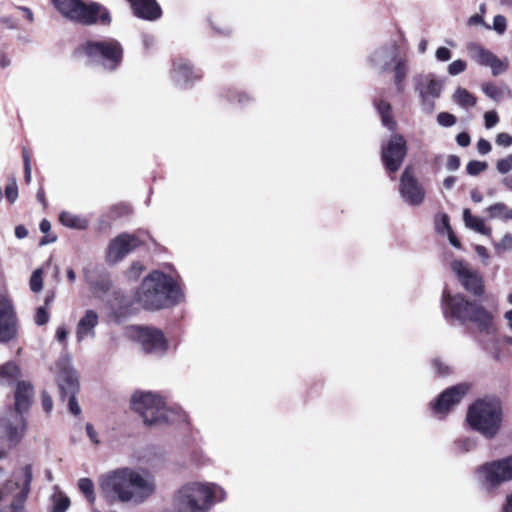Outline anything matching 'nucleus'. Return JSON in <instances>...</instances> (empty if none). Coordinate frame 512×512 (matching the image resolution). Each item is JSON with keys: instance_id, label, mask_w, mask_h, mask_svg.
<instances>
[{"instance_id": "obj_1", "label": "nucleus", "mask_w": 512, "mask_h": 512, "mask_svg": "<svg viewBox=\"0 0 512 512\" xmlns=\"http://www.w3.org/2000/svg\"><path fill=\"white\" fill-rule=\"evenodd\" d=\"M101 496L110 504L132 502L139 504L155 490L153 478L131 468L111 471L99 479Z\"/></svg>"}, {"instance_id": "obj_2", "label": "nucleus", "mask_w": 512, "mask_h": 512, "mask_svg": "<svg viewBox=\"0 0 512 512\" xmlns=\"http://www.w3.org/2000/svg\"><path fill=\"white\" fill-rule=\"evenodd\" d=\"M135 297L143 308L158 310L179 302L182 292L170 276L156 270L143 279Z\"/></svg>"}, {"instance_id": "obj_3", "label": "nucleus", "mask_w": 512, "mask_h": 512, "mask_svg": "<svg viewBox=\"0 0 512 512\" xmlns=\"http://www.w3.org/2000/svg\"><path fill=\"white\" fill-rule=\"evenodd\" d=\"M226 499V491L213 482H188L174 495L176 512H209Z\"/></svg>"}, {"instance_id": "obj_4", "label": "nucleus", "mask_w": 512, "mask_h": 512, "mask_svg": "<svg viewBox=\"0 0 512 512\" xmlns=\"http://www.w3.org/2000/svg\"><path fill=\"white\" fill-rule=\"evenodd\" d=\"M33 396L32 385L27 381H18L15 390V409H9L0 415V437L5 439L9 447L17 444L25 433L23 413L29 410Z\"/></svg>"}, {"instance_id": "obj_5", "label": "nucleus", "mask_w": 512, "mask_h": 512, "mask_svg": "<svg viewBox=\"0 0 512 512\" xmlns=\"http://www.w3.org/2000/svg\"><path fill=\"white\" fill-rule=\"evenodd\" d=\"M131 408L147 426L187 421V415L181 408H168L159 395L151 392H135L131 398Z\"/></svg>"}, {"instance_id": "obj_6", "label": "nucleus", "mask_w": 512, "mask_h": 512, "mask_svg": "<svg viewBox=\"0 0 512 512\" xmlns=\"http://www.w3.org/2000/svg\"><path fill=\"white\" fill-rule=\"evenodd\" d=\"M468 424L486 438H494L501 428L502 407L495 398L479 399L467 413Z\"/></svg>"}, {"instance_id": "obj_7", "label": "nucleus", "mask_w": 512, "mask_h": 512, "mask_svg": "<svg viewBox=\"0 0 512 512\" xmlns=\"http://www.w3.org/2000/svg\"><path fill=\"white\" fill-rule=\"evenodd\" d=\"M54 7L65 18L90 25L96 22L107 24L110 15L107 9L100 4H84L80 0H52Z\"/></svg>"}, {"instance_id": "obj_8", "label": "nucleus", "mask_w": 512, "mask_h": 512, "mask_svg": "<svg viewBox=\"0 0 512 512\" xmlns=\"http://www.w3.org/2000/svg\"><path fill=\"white\" fill-rule=\"evenodd\" d=\"M91 61L101 64L107 70L116 69L122 61L123 49L115 39L88 41L82 47Z\"/></svg>"}, {"instance_id": "obj_9", "label": "nucleus", "mask_w": 512, "mask_h": 512, "mask_svg": "<svg viewBox=\"0 0 512 512\" xmlns=\"http://www.w3.org/2000/svg\"><path fill=\"white\" fill-rule=\"evenodd\" d=\"M128 336L137 342L147 354L162 355L167 350V340L163 332L150 326H131Z\"/></svg>"}, {"instance_id": "obj_10", "label": "nucleus", "mask_w": 512, "mask_h": 512, "mask_svg": "<svg viewBox=\"0 0 512 512\" xmlns=\"http://www.w3.org/2000/svg\"><path fill=\"white\" fill-rule=\"evenodd\" d=\"M31 480L32 468L30 465H25L13 473L8 483L14 491L7 496L12 497L13 500L11 505L1 512H25L24 502L30 491Z\"/></svg>"}, {"instance_id": "obj_11", "label": "nucleus", "mask_w": 512, "mask_h": 512, "mask_svg": "<svg viewBox=\"0 0 512 512\" xmlns=\"http://www.w3.org/2000/svg\"><path fill=\"white\" fill-rule=\"evenodd\" d=\"M399 195L402 201L411 207H419L425 201V187L416 177L415 171L410 165L406 166L401 174Z\"/></svg>"}, {"instance_id": "obj_12", "label": "nucleus", "mask_w": 512, "mask_h": 512, "mask_svg": "<svg viewBox=\"0 0 512 512\" xmlns=\"http://www.w3.org/2000/svg\"><path fill=\"white\" fill-rule=\"evenodd\" d=\"M473 303L463 295L451 294L450 291L445 289L440 304L443 316L448 322L463 324L467 321Z\"/></svg>"}, {"instance_id": "obj_13", "label": "nucleus", "mask_w": 512, "mask_h": 512, "mask_svg": "<svg viewBox=\"0 0 512 512\" xmlns=\"http://www.w3.org/2000/svg\"><path fill=\"white\" fill-rule=\"evenodd\" d=\"M451 268L461 285L475 296H481L485 291L484 281L477 270L460 260L451 262Z\"/></svg>"}, {"instance_id": "obj_14", "label": "nucleus", "mask_w": 512, "mask_h": 512, "mask_svg": "<svg viewBox=\"0 0 512 512\" xmlns=\"http://www.w3.org/2000/svg\"><path fill=\"white\" fill-rule=\"evenodd\" d=\"M407 153L406 141L401 135H394L382 147V160L389 172H396L403 163Z\"/></svg>"}, {"instance_id": "obj_15", "label": "nucleus", "mask_w": 512, "mask_h": 512, "mask_svg": "<svg viewBox=\"0 0 512 512\" xmlns=\"http://www.w3.org/2000/svg\"><path fill=\"white\" fill-rule=\"evenodd\" d=\"M142 244L133 234L123 233L111 240L106 251V261L115 264Z\"/></svg>"}, {"instance_id": "obj_16", "label": "nucleus", "mask_w": 512, "mask_h": 512, "mask_svg": "<svg viewBox=\"0 0 512 512\" xmlns=\"http://www.w3.org/2000/svg\"><path fill=\"white\" fill-rule=\"evenodd\" d=\"M17 317L12 301L0 294V343H6L16 336Z\"/></svg>"}, {"instance_id": "obj_17", "label": "nucleus", "mask_w": 512, "mask_h": 512, "mask_svg": "<svg viewBox=\"0 0 512 512\" xmlns=\"http://www.w3.org/2000/svg\"><path fill=\"white\" fill-rule=\"evenodd\" d=\"M468 390L469 385L466 383L458 384L445 390L433 404V413L439 418L443 417L461 401Z\"/></svg>"}, {"instance_id": "obj_18", "label": "nucleus", "mask_w": 512, "mask_h": 512, "mask_svg": "<svg viewBox=\"0 0 512 512\" xmlns=\"http://www.w3.org/2000/svg\"><path fill=\"white\" fill-rule=\"evenodd\" d=\"M57 383L62 398L68 393H77L78 391V376L67 359L57 363Z\"/></svg>"}, {"instance_id": "obj_19", "label": "nucleus", "mask_w": 512, "mask_h": 512, "mask_svg": "<svg viewBox=\"0 0 512 512\" xmlns=\"http://www.w3.org/2000/svg\"><path fill=\"white\" fill-rule=\"evenodd\" d=\"M170 75L173 83L180 88L192 85L201 77L189 62L184 59H176L173 61Z\"/></svg>"}, {"instance_id": "obj_20", "label": "nucleus", "mask_w": 512, "mask_h": 512, "mask_svg": "<svg viewBox=\"0 0 512 512\" xmlns=\"http://www.w3.org/2000/svg\"><path fill=\"white\" fill-rule=\"evenodd\" d=\"M477 476L482 484L488 488H493L509 481L498 460L480 466L477 469Z\"/></svg>"}, {"instance_id": "obj_21", "label": "nucleus", "mask_w": 512, "mask_h": 512, "mask_svg": "<svg viewBox=\"0 0 512 512\" xmlns=\"http://www.w3.org/2000/svg\"><path fill=\"white\" fill-rule=\"evenodd\" d=\"M477 476L482 484L488 488H493L509 481L498 460L480 466L477 469Z\"/></svg>"}, {"instance_id": "obj_22", "label": "nucleus", "mask_w": 512, "mask_h": 512, "mask_svg": "<svg viewBox=\"0 0 512 512\" xmlns=\"http://www.w3.org/2000/svg\"><path fill=\"white\" fill-rule=\"evenodd\" d=\"M99 321L98 314L93 310H87L80 318L76 327V338L78 342L95 336V327Z\"/></svg>"}, {"instance_id": "obj_23", "label": "nucleus", "mask_w": 512, "mask_h": 512, "mask_svg": "<svg viewBox=\"0 0 512 512\" xmlns=\"http://www.w3.org/2000/svg\"><path fill=\"white\" fill-rule=\"evenodd\" d=\"M134 14L146 20H155L161 16V8L156 0H127Z\"/></svg>"}, {"instance_id": "obj_24", "label": "nucleus", "mask_w": 512, "mask_h": 512, "mask_svg": "<svg viewBox=\"0 0 512 512\" xmlns=\"http://www.w3.org/2000/svg\"><path fill=\"white\" fill-rule=\"evenodd\" d=\"M397 51L398 48L395 44L382 47L372 54L371 61L379 70L386 71L398 59Z\"/></svg>"}, {"instance_id": "obj_25", "label": "nucleus", "mask_w": 512, "mask_h": 512, "mask_svg": "<svg viewBox=\"0 0 512 512\" xmlns=\"http://www.w3.org/2000/svg\"><path fill=\"white\" fill-rule=\"evenodd\" d=\"M467 321L474 322L479 329L489 332L493 326V315L482 305L474 302Z\"/></svg>"}, {"instance_id": "obj_26", "label": "nucleus", "mask_w": 512, "mask_h": 512, "mask_svg": "<svg viewBox=\"0 0 512 512\" xmlns=\"http://www.w3.org/2000/svg\"><path fill=\"white\" fill-rule=\"evenodd\" d=\"M443 88L442 80L429 75L426 76L423 81L420 83L418 90L423 99L428 97L437 98L440 96Z\"/></svg>"}, {"instance_id": "obj_27", "label": "nucleus", "mask_w": 512, "mask_h": 512, "mask_svg": "<svg viewBox=\"0 0 512 512\" xmlns=\"http://www.w3.org/2000/svg\"><path fill=\"white\" fill-rule=\"evenodd\" d=\"M466 50L469 57L480 66H486L494 55L493 52L477 42H469L466 45Z\"/></svg>"}, {"instance_id": "obj_28", "label": "nucleus", "mask_w": 512, "mask_h": 512, "mask_svg": "<svg viewBox=\"0 0 512 512\" xmlns=\"http://www.w3.org/2000/svg\"><path fill=\"white\" fill-rule=\"evenodd\" d=\"M21 376V370L13 361L0 366V385H10L18 382Z\"/></svg>"}, {"instance_id": "obj_29", "label": "nucleus", "mask_w": 512, "mask_h": 512, "mask_svg": "<svg viewBox=\"0 0 512 512\" xmlns=\"http://www.w3.org/2000/svg\"><path fill=\"white\" fill-rule=\"evenodd\" d=\"M463 220L466 227L486 236H491L492 229L486 226L483 219L473 216L469 209L463 211Z\"/></svg>"}, {"instance_id": "obj_30", "label": "nucleus", "mask_w": 512, "mask_h": 512, "mask_svg": "<svg viewBox=\"0 0 512 512\" xmlns=\"http://www.w3.org/2000/svg\"><path fill=\"white\" fill-rule=\"evenodd\" d=\"M59 220L62 225L66 226L68 228H73V229H78V230L86 229L89 224V221L87 218L80 216V215L73 214L71 212H67V211H64L60 214Z\"/></svg>"}, {"instance_id": "obj_31", "label": "nucleus", "mask_w": 512, "mask_h": 512, "mask_svg": "<svg viewBox=\"0 0 512 512\" xmlns=\"http://www.w3.org/2000/svg\"><path fill=\"white\" fill-rule=\"evenodd\" d=\"M84 279L89 285L91 292L95 296H100L102 293H105L110 288V281L106 277H101L98 280L94 281L91 278L90 272L88 269L83 270Z\"/></svg>"}, {"instance_id": "obj_32", "label": "nucleus", "mask_w": 512, "mask_h": 512, "mask_svg": "<svg viewBox=\"0 0 512 512\" xmlns=\"http://www.w3.org/2000/svg\"><path fill=\"white\" fill-rule=\"evenodd\" d=\"M486 211L491 219L512 220V208H508L505 203L497 202L487 207Z\"/></svg>"}, {"instance_id": "obj_33", "label": "nucleus", "mask_w": 512, "mask_h": 512, "mask_svg": "<svg viewBox=\"0 0 512 512\" xmlns=\"http://www.w3.org/2000/svg\"><path fill=\"white\" fill-rule=\"evenodd\" d=\"M375 106L381 117L383 126L387 127L389 130H394L396 122L392 117L390 104L386 101L379 100L375 103Z\"/></svg>"}, {"instance_id": "obj_34", "label": "nucleus", "mask_w": 512, "mask_h": 512, "mask_svg": "<svg viewBox=\"0 0 512 512\" xmlns=\"http://www.w3.org/2000/svg\"><path fill=\"white\" fill-rule=\"evenodd\" d=\"M452 99L457 105L463 108H470L476 104V98L468 90L462 87H458L455 90Z\"/></svg>"}, {"instance_id": "obj_35", "label": "nucleus", "mask_w": 512, "mask_h": 512, "mask_svg": "<svg viewBox=\"0 0 512 512\" xmlns=\"http://www.w3.org/2000/svg\"><path fill=\"white\" fill-rule=\"evenodd\" d=\"M394 63H395V67H394L395 85H396L398 91H402L403 90V81L407 75L408 68H407L405 60H403V59L399 58Z\"/></svg>"}, {"instance_id": "obj_36", "label": "nucleus", "mask_w": 512, "mask_h": 512, "mask_svg": "<svg viewBox=\"0 0 512 512\" xmlns=\"http://www.w3.org/2000/svg\"><path fill=\"white\" fill-rule=\"evenodd\" d=\"M485 67H489L491 69L493 76H498L507 71L509 63L507 59H500L494 54Z\"/></svg>"}, {"instance_id": "obj_37", "label": "nucleus", "mask_w": 512, "mask_h": 512, "mask_svg": "<svg viewBox=\"0 0 512 512\" xmlns=\"http://www.w3.org/2000/svg\"><path fill=\"white\" fill-rule=\"evenodd\" d=\"M79 490L85 495L90 504L95 502L94 484L89 478H81L78 482Z\"/></svg>"}, {"instance_id": "obj_38", "label": "nucleus", "mask_w": 512, "mask_h": 512, "mask_svg": "<svg viewBox=\"0 0 512 512\" xmlns=\"http://www.w3.org/2000/svg\"><path fill=\"white\" fill-rule=\"evenodd\" d=\"M482 91L494 101H500L504 97L505 90L494 85L493 83L486 82L482 85Z\"/></svg>"}, {"instance_id": "obj_39", "label": "nucleus", "mask_w": 512, "mask_h": 512, "mask_svg": "<svg viewBox=\"0 0 512 512\" xmlns=\"http://www.w3.org/2000/svg\"><path fill=\"white\" fill-rule=\"evenodd\" d=\"M493 247L497 254L512 251V234L506 233L500 241L493 243Z\"/></svg>"}, {"instance_id": "obj_40", "label": "nucleus", "mask_w": 512, "mask_h": 512, "mask_svg": "<svg viewBox=\"0 0 512 512\" xmlns=\"http://www.w3.org/2000/svg\"><path fill=\"white\" fill-rule=\"evenodd\" d=\"M30 289L37 293L40 292L43 287V271L42 269H36L30 278Z\"/></svg>"}, {"instance_id": "obj_41", "label": "nucleus", "mask_w": 512, "mask_h": 512, "mask_svg": "<svg viewBox=\"0 0 512 512\" xmlns=\"http://www.w3.org/2000/svg\"><path fill=\"white\" fill-rule=\"evenodd\" d=\"M488 165L486 162L477 160L470 161L466 166V171L471 176H476L487 169Z\"/></svg>"}, {"instance_id": "obj_42", "label": "nucleus", "mask_w": 512, "mask_h": 512, "mask_svg": "<svg viewBox=\"0 0 512 512\" xmlns=\"http://www.w3.org/2000/svg\"><path fill=\"white\" fill-rule=\"evenodd\" d=\"M466 68H467V63L462 59H457L448 65L447 71H448L449 75L456 76V75L463 73L466 70Z\"/></svg>"}, {"instance_id": "obj_43", "label": "nucleus", "mask_w": 512, "mask_h": 512, "mask_svg": "<svg viewBox=\"0 0 512 512\" xmlns=\"http://www.w3.org/2000/svg\"><path fill=\"white\" fill-rule=\"evenodd\" d=\"M496 169L500 174H507L512 171V154L499 159L496 163Z\"/></svg>"}, {"instance_id": "obj_44", "label": "nucleus", "mask_w": 512, "mask_h": 512, "mask_svg": "<svg viewBox=\"0 0 512 512\" xmlns=\"http://www.w3.org/2000/svg\"><path fill=\"white\" fill-rule=\"evenodd\" d=\"M5 197L10 203H14L18 197V187L15 180H11L5 187Z\"/></svg>"}, {"instance_id": "obj_45", "label": "nucleus", "mask_w": 512, "mask_h": 512, "mask_svg": "<svg viewBox=\"0 0 512 512\" xmlns=\"http://www.w3.org/2000/svg\"><path fill=\"white\" fill-rule=\"evenodd\" d=\"M437 122L443 127H451L456 123V117L448 112H441L437 116Z\"/></svg>"}, {"instance_id": "obj_46", "label": "nucleus", "mask_w": 512, "mask_h": 512, "mask_svg": "<svg viewBox=\"0 0 512 512\" xmlns=\"http://www.w3.org/2000/svg\"><path fill=\"white\" fill-rule=\"evenodd\" d=\"M491 28L498 34H503L507 28L506 18L502 15H496L493 19V26Z\"/></svg>"}, {"instance_id": "obj_47", "label": "nucleus", "mask_w": 512, "mask_h": 512, "mask_svg": "<svg viewBox=\"0 0 512 512\" xmlns=\"http://www.w3.org/2000/svg\"><path fill=\"white\" fill-rule=\"evenodd\" d=\"M76 393H68L65 397H68V407L71 414L78 416L81 413V408L75 398Z\"/></svg>"}, {"instance_id": "obj_48", "label": "nucleus", "mask_w": 512, "mask_h": 512, "mask_svg": "<svg viewBox=\"0 0 512 512\" xmlns=\"http://www.w3.org/2000/svg\"><path fill=\"white\" fill-rule=\"evenodd\" d=\"M48 321H49V313L47 311V308L44 306L39 307L35 314V322L38 325H44Z\"/></svg>"}, {"instance_id": "obj_49", "label": "nucleus", "mask_w": 512, "mask_h": 512, "mask_svg": "<svg viewBox=\"0 0 512 512\" xmlns=\"http://www.w3.org/2000/svg\"><path fill=\"white\" fill-rule=\"evenodd\" d=\"M498 461L500 466L503 468L505 475L508 477V480H512V455Z\"/></svg>"}, {"instance_id": "obj_50", "label": "nucleus", "mask_w": 512, "mask_h": 512, "mask_svg": "<svg viewBox=\"0 0 512 512\" xmlns=\"http://www.w3.org/2000/svg\"><path fill=\"white\" fill-rule=\"evenodd\" d=\"M435 57L440 62H446L451 59L452 52L447 47H439L435 52Z\"/></svg>"}, {"instance_id": "obj_51", "label": "nucleus", "mask_w": 512, "mask_h": 512, "mask_svg": "<svg viewBox=\"0 0 512 512\" xmlns=\"http://www.w3.org/2000/svg\"><path fill=\"white\" fill-rule=\"evenodd\" d=\"M443 222H444V225H445V231L447 232L448 234V237H449V241L450 243L456 247V248H459L460 247V243L459 241L456 239V237L454 236L452 230H451V227L449 225V219H448V216L447 215H443Z\"/></svg>"}, {"instance_id": "obj_52", "label": "nucleus", "mask_w": 512, "mask_h": 512, "mask_svg": "<svg viewBox=\"0 0 512 512\" xmlns=\"http://www.w3.org/2000/svg\"><path fill=\"white\" fill-rule=\"evenodd\" d=\"M485 126L487 129L494 127L498 121V115L495 111H488L484 114Z\"/></svg>"}, {"instance_id": "obj_53", "label": "nucleus", "mask_w": 512, "mask_h": 512, "mask_svg": "<svg viewBox=\"0 0 512 512\" xmlns=\"http://www.w3.org/2000/svg\"><path fill=\"white\" fill-rule=\"evenodd\" d=\"M23 159H24V174L25 180L27 183L31 181L32 169L30 164V156L26 150L23 151Z\"/></svg>"}, {"instance_id": "obj_54", "label": "nucleus", "mask_w": 512, "mask_h": 512, "mask_svg": "<svg viewBox=\"0 0 512 512\" xmlns=\"http://www.w3.org/2000/svg\"><path fill=\"white\" fill-rule=\"evenodd\" d=\"M70 501L67 497H60L55 501L53 512H64L69 507Z\"/></svg>"}, {"instance_id": "obj_55", "label": "nucleus", "mask_w": 512, "mask_h": 512, "mask_svg": "<svg viewBox=\"0 0 512 512\" xmlns=\"http://www.w3.org/2000/svg\"><path fill=\"white\" fill-rule=\"evenodd\" d=\"M496 143L499 146L509 147L512 145V136L508 133H499L496 137Z\"/></svg>"}, {"instance_id": "obj_56", "label": "nucleus", "mask_w": 512, "mask_h": 512, "mask_svg": "<svg viewBox=\"0 0 512 512\" xmlns=\"http://www.w3.org/2000/svg\"><path fill=\"white\" fill-rule=\"evenodd\" d=\"M460 167V159L456 155H449L446 162V168L449 171H456Z\"/></svg>"}, {"instance_id": "obj_57", "label": "nucleus", "mask_w": 512, "mask_h": 512, "mask_svg": "<svg viewBox=\"0 0 512 512\" xmlns=\"http://www.w3.org/2000/svg\"><path fill=\"white\" fill-rule=\"evenodd\" d=\"M41 401L44 411L50 413L53 408V402L51 397L46 392H43L41 395Z\"/></svg>"}, {"instance_id": "obj_58", "label": "nucleus", "mask_w": 512, "mask_h": 512, "mask_svg": "<svg viewBox=\"0 0 512 512\" xmlns=\"http://www.w3.org/2000/svg\"><path fill=\"white\" fill-rule=\"evenodd\" d=\"M491 144L486 139H480L477 142V150L480 154L485 155L491 151Z\"/></svg>"}, {"instance_id": "obj_59", "label": "nucleus", "mask_w": 512, "mask_h": 512, "mask_svg": "<svg viewBox=\"0 0 512 512\" xmlns=\"http://www.w3.org/2000/svg\"><path fill=\"white\" fill-rule=\"evenodd\" d=\"M457 144L461 147H467L470 144V136L466 132L459 133L456 137Z\"/></svg>"}, {"instance_id": "obj_60", "label": "nucleus", "mask_w": 512, "mask_h": 512, "mask_svg": "<svg viewBox=\"0 0 512 512\" xmlns=\"http://www.w3.org/2000/svg\"><path fill=\"white\" fill-rule=\"evenodd\" d=\"M469 25H483L486 29H491L490 25H487L480 15H473L468 20Z\"/></svg>"}, {"instance_id": "obj_61", "label": "nucleus", "mask_w": 512, "mask_h": 512, "mask_svg": "<svg viewBox=\"0 0 512 512\" xmlns=\"http://www.w3.org/2000/svg\"><path fill=\"white\" fill-rule=\"evenodd\" d=\"M86 432L91 442H93L94 444H99L100 441L98 439V434L93 428V426L89 423L86 424Z\"/></svg>"}, {"instance_id": "obj_62", "label": "nucleus", "mask_w": 512, "mask_h": 512, "mask_svg": "<svg viewBox=\"0 0 512 512\" xmlns=\"http://www.w3.org/2000/svg\"><path fill=\"white\" fill-rule=\"evenodd\" d=\"M68 333L69 332L65 326H59L56 330V339L59 342L64 343L67 340Z\"/></svg>"}, {"instance_id": "obj_63", "label": "nucleus", "mask_w": 512, "mask_h": 512, "mask_svg": "<svg viewBox=\"0 0 512 512\" xmlns=\"http://www.w3.org/2000/svg\"><path fill=\"white\" fill-rule=\"evenodd\" d=\"M459 446L463 451H470L474 448L475 442L471 439H463L459 442Z\"/></svg>"}, {"instance_id": "obj_64", "label": "nucleus", "mask_w": 512, "mask_h": 512, "mask_svg": "<svg viewBox=\"0 0 512 512\" xmlns=\"http://www.w3.org/2000/svg\"><path fill=\"white\" fill-rule=\"evenodd\" d=\"M474 250L476 252V254L481 257L483 260H488L489 259V253H488V250L482 246V245H476L474 247Z\"/></svg>"}]
</instances>
